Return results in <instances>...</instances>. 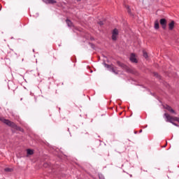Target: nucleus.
<instances>
[{"label":"nucleus","instance_id":"obj_1","mask_svg":"<svg viewBox=\"0 0 179 179\" xmlns=\"http://www.w3.org/2000/svg\"><path fill=\"white\" fill-rule=\"evenodd\" d=\"M0 121L1 122H3V124H6V125H8V127H10L11 128H14V129H17V131H22V128L20 127H17L16 124L13 122H10L9 120L4 119L3 117H0Z\"/></svg>","mask_w":179,"mask_h":179},{"label":"nucleus","instance_id":"obj_2","mask_svg":"<svg viewBox=\"0 0 179 179\" xmlns=\"http://www.w3.org/2000/svg\"><path fill=\"white\" fill-rule=\"evenodd\" d=\"M164 117L166 119V122H171V124H172L175 127H179L178 124H177L176 123H174V122H173V121H176V120L173 119L174 117H171L170 115H169L167 113H164Z\"/></svg>","mask_w":179,"mask_h":179},{"label":"nucleus","instance_id":"obj_3","mask_svg":"<svg viewBox=\"0 0 179 179\" xmlns=\"http://www.w3.org/2000/svg\"><path fill=\"white\" fill-rule=\"evenodd\" d=\"M119 31L118 30L115 28L112 31V40L113 41H116L117 37H118Z\"/></svg>","mask_w":179,"mask_h":179},{"label":"nucleus","instance_id":"obj_4","mask_svg":"<svg viewBox=\"0 0 179 179\" xmlns=\"http://www.w3.org/2000/svg\"><path fill=\"white\" fill-rule=\"evenodd\" d=\"M160 24L162 27V29L164 30H166V29H167V20H166V19L162 18L159 21Z\"/></svg>","mask_w":179,"mask_h":179},{"label":"nucleus","instance_id":"obj_5","mask_svg":"<svg viewBox=\"0 0 179 179\" xmlns=\"http://www.w3.org/2000/svg\"><path fill=\"white\" fill-rule=\"evenodd\" d=\"M103 65H104L105 68H107V69H108V71H110V72H113V73H115L116 75L118 73L115 71V69H114V67H113L106 63H103Z\"/></svg>","mask_w":179,"mask_h":179},{"label":"nucleus","instance_id":"obj_6","mask_svg":"<svg viewBox=\"0 0 179 179\" xmlns=\"http://www.w3.org/2000/svg\"><path fill=\"white\" fill-rule=\"evenodd\" d=\"M130 61H131V62H133L134 64H138V60L136 59V57H135V54H134V53L131 54Z\"/></svg>","mask_w":179,"mask_h":179},{"label":"nucleus","instance_id":"obj_7","mask_svg":"<svg viewBox=\"0 0 179 179\" xmlns=\"http://www.w3.org/2000/svg\"><path fill=\"white\" fill-rule=\"evenodd\" d=\"M165 108L168 110V111H170V113H172L173 114H176V111H174L172 108L171 106H169V105H166Z\"/></svg>","mask_w":179,"mask_h":179},{"label":"nucleus","instance_id":"obj_8","mask_svg":"<svg viewBox=\"0 0 179 179\" xmlns=\"http://www.w3.org/2000/svg\"><path fill=\"white\" fill-rule=\"evenodd\" d=\"M45 3H57L55 0H43Z\"/></svg>","mask_w":179,"mask_h":179},{"label":"nucleus","instance_id":"obj_9","mask_svg":"<svg viewBox=\"0 0 179 179\" xmlns=\"http://www.w3.org/2000/svg\"><path fill=\"white\" fill-rule=\"evenodd\" d=\"M169 30H173V29H174V21H171L169 24Z\"/></svg>","mask_w":179,"mask_h":179},{"label":"nucleus","instance_id":"obj_10","mask_svg":"<svg viewBox=\"0 0 179 179\" xmlns=\"http://www.w3.org/2000/svg\"><path fill=\"white\" fill-rule=\"evenodd\" d=\"M155 30H158L159 27V20H156L155 21V26H154Z\"/></svg>","mask_w":179,"mask_h":179},{"label":"nucleus","instance_id":"obj_11","mask_svg":"<svg viewBox=\"0 0 179 179\" xmlns=\"http://www.w3.org/2000/svg\"><path fill=\"white\" fill-rule=\"evenodd\" d=\"M66 23L67 24V26L69 27H72V26H73L72 21H71L69 20H66Z\"/></svg>","mask_w":179,"mask_h":179},{"label":"nucleus","instance_id":"obj_12","mask_svg":"<svg viewBox=\"0 0 179 179\" xmlns=\"http://www.w3.org/2000/svg\"><path fill=\"white\" fill-rule=\"evenodd\" d=\"M4 171L6 172V173H12V171H13V169H11V168H6L4 169Z\"/></svg>","mask_w":179,"mask_h":179},{"label":"nucleus","instance_id":"obj_13","mask_svg":"<svg viewBox=\"0 0 179 179\" xmlns=\"http://www.w3.org/2000/svg\"><path fill=\"white\" fill-rule=\"evenodd\" d=\"M143 55L144 58H145V59H148L149 57L148 55V52H146V51H145V50L143 51Z\"/></svg>","mask_w":179,"mask_h":179},{"label":"nucleus","instance_id":"obj_14","mask_svg":"<svg viewBox=\"0 0 179 179\" xmlns=\"http://www.w3.org/2000/svg\"><path fill=\"white\" fill-rule=\"evenodd\" d=\"M27 155H33V153H34V152L30 149L27 150Z\"/></svg>","mask_w":179,"mask_h":179},{"label":"nucleus","instance_id":"obj_15","mask_svg":"<svg viewBox=\"0 0 179 179\" xmlns=\"http://www.w3.org/2000/svg\"><path fill=\"white\" fill-rule=\"evenodd\" d=\"M128 13H131V9L129 8V6H126Z\"/></svg>","mask_w":179,"mask_h":179},{"label":"nucleus","instance_id":"obj_16","mask_svg":"<svg viewBox=\"0 0 179 179\" xmlns=\"http://www.w3.org/2000/svg\"><path fill=\"white\" fill-rule=\"evenodd\" d=\"M173 120H175V121H177L178 122H179V117H174Z\"/></svg>","mask_w":179,"mask_h":179},{"label":"nucleus","instance_id":"obj_17","mask_svg":"<svg viewBox=\"0 0 179 179\" xmlns=\"http://www.w3.org/2000/svg\"><path fill=\"white\" fill-rule=\"evenodd\" d=\"M49 166H50V165L48 164V163H45L43 164V167H49Z\"/></svg>","mask_w":179,"mask_h":179},{"label":"nucleus","instance_id":"obj_18","mask_svg":"<svg viewBox=\"0 0 179 179\" xmlns=\"http://www.w3.org/2000/svg\"><path fill=\"white\" fill-rule=\"evenodd\" d=\"M98 23H99V24L100 26H103V24H104V23L103 22V21H99Z\"/></svg>","mask_w":179,"mask_h":179},{"label":"nucleus","instance_id":"obj_19","mask_svg":"<svg viewBox=\"0 0 179 179\" xmlns=\"http://www.w3.org/2000/svg\"><path fill=\"white\" fill-rule=\"evenodd\" d=\"M155 76H156L157 78H159V74L157 73H154Z\"/></svg>","mask_w":179,"mask_h":179},{"label":"nucleus","instance_id":"obj_20","mask_svg":"<svg viewBox=\"0 0 179 179\" xmlns=\"http://www.w3.org/2000/svg\"><path fill=\"white\" fill-rule=\"evenodd\" d=\"M36 16H38V13L36 14Z\"/></svg>","mask_w":179,"mask_h":179},{"label":"nucleus","instance_id":"obj_21","mask_svg":"<svg viewBox=\"0 0 179 179\" xmlns=\"http://www.w3.org/2000/svg\"><path fill=\"white\" fill-rule=\"evenodd\" d=\"M140 132H142V130H141Z\"/></svg>","mask_w":179,"mask_h":179},{"label":"nucleus","instance_id":"obj_22","mask_svg":"<svg viewBox=\"0 0 179 179\" xmlns=\"http://www.w3.org/2000/svg\"><path fill=\"white\" fill-rule=\"evenodd\" d=\"M78 1H80V0H78Z\"/></svg>","mask_w":179,"mask_h":179}]
</instances>
